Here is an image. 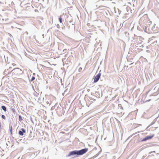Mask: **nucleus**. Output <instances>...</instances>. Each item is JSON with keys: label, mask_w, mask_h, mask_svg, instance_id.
Here are the masks:
<instances>
[{"label": "nucleus", "mask_w": 159, "mask_h": 159, "mask_svg": "<svg viewBox=\"0 0 159 159\" xmlns=\"http://www.w3.org/2000/svg\"><path fill=\"white\" fill-rule=\"evenodd\" d=\"M10 133L11 134L12 133V127L11 126L10 127Z\"/></svg>", "instance_id": "a211bd4d"}, {"label": "nucleus", "mask_w": 159, "mask_h": 159, "mask_svg": "<svg viewBox=\"0 0 159 159\" xmlns=\"http://www.w3.org/2000/svg\"><path fill=\"white\" fill-rule=\"evenodd\" d=\"M150 100H150H147V101H146V102H149V101Z\"/></svg>", "instance_id": "c85d7f7f"}, {"label": "nucleus", "mask_w": 159, "mask_h": 159, "mask_svg": "<svg viewBox=\"0 0 159 159\" xmlns=\"http://www.w3.org/2000/svg\"><path fill=\"white\" fill-rule=\"evenodd\" d=\"M66 20H67V22L69 21L70 23L72 21V19L71 17H67Z\"/></svg>", "instance_id": "1a4fd4ad"}, {"label": "nucleus", "mask_w": 159, "mask_h": 159, "mask_svg": "<svg viewBox=\"0 0 159 159\" xmlns=\"http://www.w3.org/2000/svg\"><path fill=\"white\" fill-rule=\"evenodd\" d=\"M11 110L12 111V112L15 114L16 112L15 110L13 108H11Z\"/></svg>", "instance_id": "4468645a"}, {"label": "nucleus", "mask_w": 159, "mask_h": 159, "mask_svg": "<svg viewBox=\"0 0 159 159\" xmlns=\"http://www.w3.org/2000/svg\"><path fill=\"white\" fill-rule=\"evenodd\" d=\"M76 155L78 156L77 150H74L70 152L68 154V156H73Z\"/></svg>", "instance_id": "39448f33"}, {"label": "nucleus", "mask_w": 159, "mask_h": 159, "mask_svg": "<svg viewBox=\"0 0 159 159\" xmlns=\"http://www.w3.org/2000/svg\"><path fill=\"white\" fill-rule=\"evenodd\" d=\"M2 116V119H4V120H5V119H6V117H5V116L4 115H2V116Z\"/></svg>", "instance_id": "f3484780"}, {"label": "nucleus", "mask_w": 159, "mask_h": 159, "mask_svg": "<svg viewBox=\"0 0 159 159\" xmlns=\"http://www.w3.org/2000/svg\"><path fill=\"white\" fill-rule=\"evenodd\" d=\"M33 94L36 97H38L39 96V93L36 92H34L33 93Z\"/></svg>", "instance_id": "9d476101"}, {"label": "nucleus", "mask_w": 159, "mask_h": 159, "mask_svg": "<svg viewBox=\"0 0 159 159\" xmlns=\"http://www.w3.org/2000/svg\"><path fill=\"white\" fill-rule=\"evenodd\" d=\"M101 75V73H99L94 77L93 81L94 83H96L98 81Z\"/></svg>", "instance_id": "20e7f679"}, {"label": "nucleus", "mask_w": 159, "mask_h": 159, "mask_svg": "<svg viewBox=\"0 0 159 159\" xmlns=\"http://www.w3.org/2000/svg\"><path fill=\"white\" fill-rule=\"evenodd\" d=\"M152 152H154V153H155V151H152V152H149V153H152Z\"/></svg>", "instance_id": "b1692460"}, {"label": "nucleus", "mask_w": 159, "mask_h": 159, "mask_svg": "<svg viewBox=\"0 0 159 159\" xmlns=\"http://www.w3.org/2000/svg\"><path fill=\"white\" fill-rule=\"evenodd\" d=\"M133 64V63H131V64H129V65H132V64Z\"/></svg>", "instance_id": "c756f323"}, {"label": "nucleus", "mask_w": 159, "mask_h": 159, "mask_svg": "<svg viewBox=\"0 0 159 159\" xmlns=\"http://www.w3.org/2000/svg\"><path fill=\"white\" fill-rule=\"evenodd\" d=\"M19 120L21 122L23 120V119H22L21 116L20 115H19Z\"/></svg>", "instance_id": "ddd939ff"}, {"label": "nucleus", "mask_w": 159, "mask_h": 159, "mask_svg": "<svg viewBox=\"0 0 159 159\" xmlns=\"http://www.w3.org/2000/svg\"><path fill=\"white\" fill-rule=\"evenodd\" d=\"M37 11H38V10H37V9H35V12H37Z\"/></svg>", "instance_id": "a878e982"}, {"label": "nucleus", "mask_w": 159, "mask_h": 159, "mask_svg": "<svg viewBox=\"0 0 159 159\" xmlns=\"http://www.w3.org/2000/svg\"><path fill=\"white\" fill-rule=\"evenodd\" d=\"M35 77L34 76H32L31 79L30 80V81H32L34 80Z\"/></svg>", "instance_id": "2eb2a0df"}, {"label": "nucleus", "mask_w": 159, "mask_h": 159, "mask_svg": "<svg viewBox=\"0 0 159 159\" xmlns=\"http://www.w3.org/2000/svg\"><path fill=\"white\" fill-rule=\"evenodd\" d=\"M31 120L32 123H34L33 121V120L31 118Z\"/></svg>", "instance_id": "5701e85b"}, {"label": "nucleus", "mask_w": 159, "mask_h": 159, "mask_svg": "<svg viewBox=\"0 0 159 159\" xmlns=\"http://www.w3.org/2000/svg\"><path fill=\"white\" fill-rule=\"evenodd\" d=\"M67 51V49H64L63 50V52H65Z\"/></svg>", "instance_id": "4be33fe9"}, {"label": "nucleus", "mask_w": 159, "mask_h": 159, "mask_svg": "<svg viewBox=\"0 0 159 159\" xmlns=\"http://www.w3.org/2000/svg\"><path fill=\"white\" fill-rule=\"evenodd\" d=\"M30 133H32V132H31V131H30Z\"/></svg>", "instance_id": "473e14b6"}, {"label": "nucleus", "mask_w": 159, "mask_h": 159, "mask_svg": "<svg viewBox=\"0 0 159 159\" xmlns=\"http://www.w3.org/2000/svg\"><path fill=\"white\" fill-rule=\"evenodd\" d=\"M58 26H59L58 25H57V27H58Z\"/></svg>", "instance_id": "2f4dec72"}, {"label": "nucleus", "mask_w": 159, "mask_h": 159, "mask_svg": "<svg viewBox=\"0 0 159 159\" xmlns=\"http://www.w3.org/2000/svg\"><path fill=\"white\" fill-rule=\"evenodd\" d=\"M153 25H152V22L149 21L147 26H146L144 31L145 32L150 34L152 33L153 31L152 27H153Z\"/></svg>", "instance_id": "f257e3e1"}, {"label": "nucleus", "mask_w": 159, "mask_h": 159, "mask_svg": "<svg viewBox=\"0 0 159 159\" xmlns=\"http://www.w3.org/2000/svg\"><path fill=\"white\" fill-rule=\"evenodd\" d=\"M1 108L5 112H6L7 111V108L5 106H1Z\"/></svg>", "instance_id": "9b49d317"}, {"label": "nucleus", "mask_w": 159, "mask_h": 159, "mask_svg": "<svg viewBox=\"0 0 159 159\" xmlns=\"http://www.w3.org/2000/svg\"><path fill=\"white\" fill-rule=\"evenodd\" d=\"M88 90V91H89V89H88V90Z\"/></svg>", "instance_id": "7c9ffc66"}, {"label": "nucleus", "mask_w": 159, "mask_h": 159, "mask_svg": "<svg viewBox=\"0 0 159 159\" xmlns=\"http://www.w3.org/2000/svg\"><path fill=\"white\" fill-rule=\"evenodd\" d=\"M51 102V101H49V102L48 101L46 102V103L47 105H49V106L50 105V102Z\"/></svg>", "instance_id": "dca6fc26"}, {"label": "nucleus", "mask_w": 159, "mask_h": 159, "mask_svg": "<svg viewBox=\"0 0 159 159\" xmlns=\"http://www.w3.org/2000/svg\"><path fill=\"white\" fill-rule=\"evenodd\" d=\"M154 123V122H152L149 126H150L153 125Z\"/></svg>", "instance_id": "412c9836"}, {"label": "nucleus", "mask_w": 159, "mask_h": 159, "mask_svg": "<svg viewBox=\"0 0 159 159\" xmlns=\"http://www.w3.org/2000/svg\"><path fill=\"white\" fill-rule=\"evenodd\" d=\"M13 73L16 75H19L20 74H21L22 71L21 69L17 68L13 69L12 70Z\"/></svg>", "instance_id": "f03ea898"}, {"label": "nucleus", "mask_w": 159, "mask_h": 159, "mask_svg": "<svg viewBox=\"0 0 159 159\" xmlns=\"http://www.w3.org/2000/svg\"><path fill=\"white\" fill-rule=\"evenodd\" d=\"M92 100H93L94 101H95V99H92Z\"/></svg>", "instance_id": "cd10ccee"}, {"label": "nucleus", "mask_w": 159, "mask_h": 159, "mask_svg": "<svg viewBox=\"0 0 159 159\" xmlns=\"http://www.w3.org/2000/svg\"><path fill=\"white\" fill-rule=\"evenodd\" d=\"M154 136V134H153L151 135L150 136H146L144 138L142 139V140H141V141H146L152 138Z\"/></svg>", "instance_id": "0eeeda50"}, {"label": "nucleus", "mask_w": 159, "mask_h": 159, "mask_svg": "<svg viewBox=\"0 0 159 159\" xmlns=\"http://www.w3.org/2000/svg\"><path fill=\"white\" fill-rule=\"evenodd\" d=\"M158 122H159V121H158Z\"/></svg>", "instance_id": "f704fd0d"}, {"label": "nucleus", "mask_w": 159, "mask_h": 159, "mask_svg": "<svg viewBox=\"0 0 159 159\" xmlns=\"http://www.w3.org/2000/svg\"><path fill=\"white\" fill-rule=\"evenodd\" d=\"M6 70H5V72H6Z\"/></svg>", "instance_id": "72a5a7b5"}, {"label": "nucleus", "mask_w": 159, "mask_h": 159, "mask_svg": "<svg viewBox=\"0 0 159 159\" xmlns=\"http://www.w3.org/2000/svg\"><path fill=\"white\" fill-rule=\"evenodd\" d=\"M88 148H86L80 150H77L78 155H81L86 153L88 151Z\"/></svg>", "instance_id": "7ed1b4c3"}, {"label": "nucleus", "mask_w": 159, "mask_h": 159, "mask_svg": "<svg viewBox=\"0 0 159 159\" xmlns=\"http://www.w3.org/2000/svg\"><path fill=\"white\" fill-rule=\"evenodd\" d=\"M82 70V68L80 67L79 68V69H78V71L79 72H80Z\"/></svg>", "instance_id": "6ab92c4d"}, {"label": "nucleus", "mask_w": 159, "mask_h": 159, "mask_svg": "<svg viewBox=\"0 0 159 159\" xmlns=\"http://www.w3.org/2000/svg\"><path fill=\"white\" fill-rule=\"evenodd\" d=\"M25 33H26L27 34H28V32L27 31H26Z\"/></svg>", "instance_id": "bb28decb"}, {"label": "nucleus", "mask_w": 159, "mask_h": 159, "mask_svg": "<svg viewBox=\"0 0 159 159\" xmlns=\"http://www.w3.org/2000/svg\"><path fill=\"white\" fill-rule=\"evenodd\" d=\"M42 36L43 38H44V34H42Z\"/></svg>", "instance_id": "393cba45"}, {"label": "nucleus", "mask_w": 159, "mask_h": 159, "mask_svg": "<svg viewBox=\"0 0 159 159\" xmlns=\"http://www.w3.org/2000/svg\"><path fill=\"white\" fill-rule=\"evenodd\" d=\"M25 132V130L24 129L22 128L19 131L18 133L20 135L23 136Z\"/></svg>", "instance_id": "6e6552de"}, {"label": "nucleus", "mask_w": 159, "mask_h": 159, "mask_svg": "<svg viewBox=\"0 0 159 159\" xmlns=\"http://www.w3.org/2000/svg\"><path fill=\"white\" fill-rule=\"evenodd\" d=\"M62 16H60L59 18V20L60 23H61L62 21Z\"/></svg>", "instance_id": "f8f14e48"}, {"label": "nucleus", "mask_w": 159, "mask_h": 159, "mask_svg": "<svg viewBox=\"0 0 159 159\" xmlns=\"http://www.w3.org/2000/svg\"><path fill=\"white\" fill-rule=\"evenodd\" d=\"M156 25L154 24L153 25V27H152V29L153 30H152L153 32L152 33H156L159 32V28L157 27H155Z\"/></svg>", "instance_id": "423d86ee"}, {"label": "nucleus", "mask_w": 159, "mask_h": 159, "mask_svg": "<svg viewBox=\"0 0 159 159\" xmlns=\"http://www.w3.org/2000/svg\"><path fill=\"white\" fill-rule=\"evenodd\" d=\"M146 155L145 156H143V157H142V158L141 159H144L146 157Z\"/></svg>", "instance_id": "aec40b11"}]
</instances>
